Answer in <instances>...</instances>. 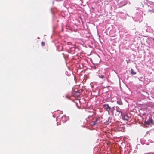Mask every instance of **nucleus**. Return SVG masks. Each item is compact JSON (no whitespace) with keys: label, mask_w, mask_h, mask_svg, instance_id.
I'll use <instances>...</instances> for the list:
<instances>
[{"label":"nucleus","mask_w":154,"mask_h":154,"mask_svg":"<svg viewBox=\"0 0 154 154\" xmlns=\"http://www.w3.org/2000/svg\"><path fill=\"white\" fill-rule=\"evenodd\" d=\"M117 103L119 105H122L123 104L121 100L117 101Z\"/></svg>","instance_id":"nucleus-7"},{"label":"nucleus","mask_w":154,"mask_h":154,"mask_svg":"<svg viewBox=\"0 0 154 154\" xmlns=\"http://www.w3.org/2000/svg\"><path fill=\"white\" fill-rule=\"evenodd\" d=\"M115 107L111 108L110 107V108L107 110V111L108 112L109 114L113 116L114 115V111L115 110Z\"/></svg>","instance_id":"nucleus-1"},{"label":"nucleus","mask_w":154,"mask_h":154,"mask_svg":"<svg viewBox=\"0 0 154 154\" xmlns=\"http://www.w3.org/2000/svg\"><path fill=\"white\" fill-rule=\"evenodd\" d=\"M66 121H64V122H66Z\"/></svg>","instance_id":"nucleus-17"},{"label":"nucleus","mask_w":154,"mask_h":154,"mask_svg":"<svg viewBox=\"0 0 154 154\" xmlns=\"http://www.w3.org/2000/svg\"><path fill=\"white\" fill-rule=\"evenodd\" d=\"M106 73V72L102 71L101 74H99L98 76L100 78L102 79H103L105 78H107Z\"/></svg>","instance_id":"nucleus-2"},{"label":"nucleus","mask_w":154,"mask_h":154,"mask_svg":"<svg viewBox=\"0 0 154 154\" xmlns=\"http://www.w3.org/2000/svg\"><path fill=\"white\" fill-rule=\"evenodd\" d=\"M131 73L133 74H136V72H134L133 70L132 69H131Z\"/></svg>","instance_id":"nucleus-9"},{"label":"nucleus","mask_w":154,"mask_h":154,"mask_svg":"<svg viewBox=\"0 0 154 154\" xmlns=\"http://www.w3.org/2000/svg\"><path fill=\"white\" fill-rule=\"evenodd\" d=\"M100 119L99 118H97L95 120V121H94V122L95 123V124H96V125H97V124H98L97 122H98V121H100Z\"/></svg>","instance_id":"nucleus-6"},{"label":"nucleus","mask_w":154,"mask_h":154,"mask_svg":"<svg viewBox=\"0 0 154 154\" xmlns=\"http://www.w3.org/2000/svg\"><path fill=\"white\" fill-rule=\"evenodd\" d=\"M122 118L124 120H128L129 119L128 116L126 115H124L122 117Z\"/></svg>","instance_id":"nucleus-5"},{"label":"nucleus","mask_w":154,"mask_h":154,"mask_svg":"<svg viewBox=\"0 0 154 154\" xmlns=\"http://www.w3.org/2000/svg\"><path fill=\"white\" fill-rule=\"evenodd\" d=\"M96 125V124H95V123L94 122V121L92 122H91V125H92V126H94V125Z\"/></svg>","instance_id":"nucleus-10"},{"label":"nucleus","mask_w":154,"mask_h":154,"mask_svg":"<svg viewBox=\"0 0 154 154\" xmlns=\"http://www.w3.org/2000/svg\"><path fill=\"white\" fill-rule=\"evenodd\" d=\"M103 108L105 109V110L107 111V110L110 108V106H109V105L108 104H104L103 105Z\"/></svg>","instance_id":"nucleus-4"},{"label":"nucleus","mask_w":154,"mask_h":154,"mask_svg":"<svg viewBox=\"0 0 154 154\" xmlns=\"http://www.w3.org/2000/svg\"><path fill=\"white\" fill-rule=\"evenodd\" d=\"M116 110L117 112H120L122 113V112L120 109L119 108V107H116Z\"/></svg>","instance_id":"nucleus-8"},{"label":"nucleus","mask_w":154,"mask_h":154,"mask_svg":"<svg viewBox=\"0 0 154 154\" xmlns=\"http://www.w3.org/2000/svg\"><path fill=\"white\" fill-rule=\"evenodd\" d=\"M88 112H90V113H93V112H90V111Z\"/></svg>","instance_id":"nucleus-15"},{"label":"nucleus","mask_w":154,"mask_h":154,"mask_svg":"<svg viewBox=\"0 0 154 154\" xmlns=\"http://www.w3.org/2000/svg\"><path fill=\"white\" fill-rule=\"evenodd\" d=\"M76 93H78V95L79 96L81 94H80V92L79 91H77Z\"/></svg>","instance_id":"nucleus-12"},{"label":"nucleus","mask_w":154,"mask_h":154,"mask_svg":"<svg viewBox=\"0 0 154 154\" xmlns=\"http://www.w3.org/2000/svg\"><path fill=\"white\" fill-rule=\"evenodd\" d=\"M153 120L152 119V118L149 117L148 119L147 118L145 120V123L146 124H149L150 123H152V122Z\"/></svg>","instance_id":"nucleus-3"},{"label":"nucleus","mask_w":154,"mask_h":154,"mask_svg":"<svg viewBox=\"0 0 154 154\" xmlns=\"http://www.w3.org/2000/svg\"><path fill=\"white\" fill-rule=\"evenodd\" d=\"M91 116V115H90V116Z\"/></svg>","instance_id":"nucleus-18"},{"label":"nucleus","mask_w":154,"mask_h":154,"mask_svg":"<svg viewBox=\"0 0 154 154\" xmlns=\"http://www.w3.org/2000/svg\"><path fill=\"white\" fill-rule=\"evenodd\" d=\"M45 45V43L43 42H41V45L42 46H44Z\"/></svg>","instance_id":"nucleus-11"},{"label":"nucleus","mask_w":154,"mask_h":154,"mask_svg":"<svg viewBox=\"0 0 154 154\" xmlns=\"http://www.w3.org/2000/svg\"><path fill=\"white\" fill-rule=\"evenodd\" d=\"M71 43L70 42H68L67 44L68 45H70Z\"/></svg>","instance_id":"nucleus-14"},{"label":"nucleus","mask_w":154,"mask_h":154,"mask_svg":"<svg viewBox=\"0 0 154 154\" xmlns=\"http://www.w3.org/2000/svg\"><path fill=\"white\" fill-rule=\"evenodd\" d=\"M66 116H63L62 117V120H63V119H65L66 118Z\"/></svg>","instance_id":"nucleus-13"},{"label":"nucleus","mask_w":154,"mask_h":154,"mask_svg":"<svg viewBox=\"0 0 154 154\" xmlns=\"http://www.w3.org/2000/svg\"><path fill=\"white\" fill-rule=\"evenodd\" d=\"M152 39H153V41H154V38H152Z\"/></svg>","instance_id":"nucleus-16"}]
</instances>
